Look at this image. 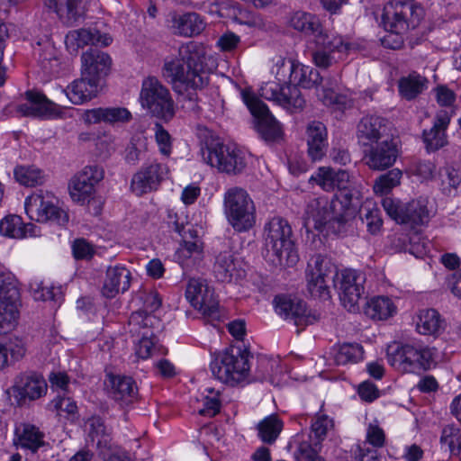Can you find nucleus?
I'll return each instance as SVG.
<instances>
[{
    "label": "nucleus",
    "mask_w": 461,
    "mask_h": 461,
    "mask_svg": "<svg viewBox=\"0 0 461 461\" xmlns=\"http://www.w3.org/2000/svg\"><path fill=\"white\" fill-rule=\"evenodd\" d=\"M323 103L337 110H346L353 106L352 99L347 95L338 94L331 88H324L322 95Z\"/></svg>",
    "instance_id": "obj_56"
},
{
    "label": "nucleus",
    "mask_w": 461,
    "mask_h": 461,
    "mask_svg": "<svg viewBox=\"0 0 461 461\" xmlns=\"http://www.w3.org/2000/svg\"><path fill=\"white\" fill-rule=\"evenodd\" d=\"M16 438L14 442L16 446L36 452L44 445V434L32 424H23L15 429Z\"/></svg>",
    "instance_id": "obj_37"
},
{
    "label": "nucleus",
    "mask_w": 461,
    "mask_h": 461,
    "mask_svg": "<svg viewBox=\"0 0 461 461\" xmlns=\"http://www.w3.org/2000/svg\"><path fill=\"white\" fill-rule=\"evenodd\" d=\"M25 354L23 345L8 342L6 344L0 343V369L7 366L12 361L22 358Z\"/></svg>",
    "instance_id": "obj_54"
},
{
    "label": "nucleus",
    "mask_w": 461,
    "mask_h": 461,
    "mask_svg": "<svg viewBox=\"0 0 461 461\" xmlns=\"http://www.w3.org/2000/svg\"><path fill=\"white\" fill-rule=\"evenodd\" d=\"M450 122V115L447 111L437 113L433 126L423 131V141L428 151H436L447 143L446 130Z\"/></svg>",
    "instance_id": "obj_33"
},
{
    "label": "nucleus",
    "mask_w": 461,
    "mask_h": 461,
    "mask_svg": "<svg viewBox=\"0 0 461 461\" xmlns=\"http://www.w3.org/2000/svg\"><path fill=\"white\" fill-rule=\"evenodd\" d=\"M140 100L142 107L152 116L165 122H168L175 116V104L170 92L155 77H149L143 80Z\"/></svg>",
    "instance_id": "obj_8"
},
{
    "label": "nucleus",
    "mask_w": 461,
    "mask_h": 461,
    "mask_svg": "<svg viewBox=\"0 0 461 461\" xmlns=\"http://www.w3.org/2000/svg\"><path fill=\"white\" fill-rule=\"evenodd\" d=\"M139 338L136 354L139 357L146 359L157 350L156 336H140Z\"/></svg>",
    "instance_id": "obj_61"
},
{
    "label": "nucleus",
    "mask_w": 461,
    "mask_h": 461,
    "mask_svg": "<svg viewBox=\"0 0 461 461\" xmlns=\"http://www.w3.org/2000/svg\"><path fill=\"white\" fill-rule=\"evenodd\" d=\"M113 41L112 37L107 33H101L95 28H82L69 32L66 36V45L68 49L77 51L79 48L86 45L96 47H106Z\"/></svg>",
    "instance_id": "obj_27"
},
{
    "label": "nucleus",
    "mask_w": 461,
    "mask_h": 461,
    "mask_svg": "<svg viewBox=\"0 0 461 461\" xmlns=\"http://www.w3.org/2000/svg\"><path fill=\"white\" fill-rule=\"evenodd\" d=\"M310 182L316 183L324 191H332V181H331V168L330 167H320L315 175H312L309 180Z\"/></svg>",
    "instance_id": "obj_62"
},
{
    "label": "nucleus",
    "mask_w": 461,
    "mask_h": 461,
    "mask_svg": "<svg viewBox=\"0 0 461 461\" xmlns=\"http://www.w3.org/2000/svg\"><path fill=\"white\" fill-rule=\"evenodd\" d=\"M82 76L88 77L97 82L108 75L111 66V57L97 49H89L81 56Z\"/></svg>",
    "instance_id": "obj_26"
},
{
    "label": "nucleus",
    "mask_w": 461,
    "mask_h": 461,
    "mask_svg": "<svg viewBox=\"0 0 461 461\" xmlns=\"http://www.w3.org/2000/svg\"><path fill=\"white\" fill-rule=\"evenodd\" d=\"M166 173L167 167L160 163L144 167L133 175L131 189L139 196L152 192L158 188Z\"/></svg>",
    "instance_id": "obj_25"
},
{
    "label": "nucleus",
    "mask_w": 461,
    "mask_h": 461,
    "mask_svg": "<svg viewBox=\"0 0 461 461\" xmlns=\"http://www.w3.org/2000/svg\"><path fill=\"white\" fill-rule=\"evenodd\" d=\"M334 428V421L326 414H317L311 425L312 432L316 441L313 443L316 447L321 445L325 439L330 430Z\"/></svg>",
    "instance_id": "obj_51"
},
{
    "label": "nucleus",
    "mask_w": 461,
    "mask_h": 461,
    "mask_svg": "<svg viewBox=\"0 0 461 461\" xmlns=\"http://www.w3.org/2000/svg\"><path fill=\"white\" fill-rule=\"evenodd\" d=\"M14 174L16 181L25 186L40 185L45 181L43 172L34 166H18Z\"/></svg>",
    "instance_id": "obj_45"
},
{
    "label": "nucleus",
    "mask_w": 461,
    "mask_h": 461,
    "mask_svg": "<svg viewBox=\"0 0 461 461\" xmlns=\"http://www.w3.org/2000/svg\"><path fill=\"white\" fill-rule=\"evenodd\" d=\"M203 161L220 172L229 175L240 174L247 166L244 153L211 137L201 149Z\"/></svg>",
    "instance_id": "obj_6"
},
{
    "label": "nucleus",
    "mask_w": 461,
    "mask_h": 461,
    "mask_svg": "<svg viewBox=\"0 0 461 461\" xmlns=\"http://www.w3.org/2000/svg\"><path fill=\"white\" fill-rule=\"evenodd\" d=\"M320 449L321 445L316 447L307 441H303L300 443L298 449L295 452V458L297 461H324L318 454Z\"/></svg>",
    "instance_id": "obj_59"
},
{
    "label": "nucleus",
    "mask_w": 461,
    "mask_h": 461,
    "mask_svg": "<svg viewBox=\"0 0 461 461\" xmlns=\"http://www.w3.org/2000/svg\"><path fill=\"white\" fill-rule=\"evenodd\" d=\"M265 257L276 266L291 267L298 261L293 230L287 220L272 218L264 228Z\"/></svg>",
    "instance_id": "obj_3"
},
{
    "label": "nucleus",
    "mask_w": 461,
    "mask_h": 461,
    "mask_svg": "<svg viewBox=\"0 0 461 461\" xmlns=\"http://www.w3.org/2000/svg\"><path fill=\"white\" fill-rule=\"evenodd\" d=\"M131 285V272L124 267H109L102 288L106 298H114L119 293L127 291Z\"/></svg>",
    "instance_id": "obj_32"
},
{
    "label": "nucleus",
    "mask_w": 461,
    "mask_h": 461,
    "mask_svg": "<svg viewBox=\"0 0 461 461\" xmlns=\"http://www.w3.org/2000/svg\"><path fill=\"white\" fill-rule=\"evenodd\" d=\"M131 120V113L124 107H107L106 123L128 122Z\"/></svg>",
    "instance_id": "obj_63"
},
{
    "label": "nucleus",
    "mask_w": 461,
    "mask_h": 461,
    "mask_svg": "<svg viewBox=\"0 0 461 461\" xmlns=\"http://www.w3.org/2000/svg\"><path fill=\"white\" fill-rule=\"evenodd\" d=\"M261 95L275 101L291 113L302 111L305 105V100L295 83L280 86L276 82H268L261 87Z\"/></svg>",
    "instance_id": "obj_20"
},
{
    "label": "nucleus",
    "mask_w": 461,
    "mask_h": 461,
    "mask_svg": "<svg viewBox=\"0 0 461 461\" xmlns=\"http://www.w3.org/2000/svg\"><path fill=\"white\" fill-rule=\"evenodd\" d=\"M365 273L354 269H345L338 276L334 287L339 291V300L349 312L358 310V302L364 294Z\"/></svg>",
    "instance_id": "obj_17"
},
{
    "label": "nucleus",
    "mask_w": 461,
    "mask_h": 461,
    "mask_svg": "<svg viewBox=\"0 0 461 461\" xmlns=\"http://www.w3.org/2000/svg\"><path fill=\"white\" fill-rule=\"evenodd\" d=\"M276 312L285 320H290L295 326L305 327L320 320V314L307 310L306 304L288 295H276L274 299Z\"/></svg>",
    "instance_id": "obj_21"
},
{
    "label": "nucleus",
    "mask_w": 461,
    "mask_h": 461,
    "mask_svg": "<svg viewBox=\"0 0 461 461\" xmlns=\"http://www.w3.org/2000/svg\"><path fill=\"white\" fill-rule=\"evenodd\" d=\"M48 384L44 377L33 371L19 374L14 384L6 390V393L14 399L17 406H23L27 401H36L47 393Z\"/></svg>",
    "instance_id": "obj_16"
},
{
    "label": "nucleus",
    "mask_w": 461,
    "mask_h": 461,
    "mask_svg": "<svg viewBox=\"0 0 461 461\" xmlns=\"http://www.w3.org/2000/svg\"><path fill=\"white\" fill-rule=\"evenodd\" d=\"M364 357V348L357 343H344L339 347L335 355V361L338 365L357 363Z\"/></svg>",
    "instance_id": "obj_46"
},
{
    "label": "nucleus",
    "mask_w": 461,
    "mask_h": 461,
    "mask_svg": "<svg viewBox=\"0 0 461 461\" xmlns=\"http://www.w3.org/2000/svg\"><path fill=\"white\" fill-rule=\"evenodd\" d=\"M417 330L422 335H437L443 330V321L434 309L420 312Z\"/></svg>",
    "instance_id": "obj_43"
},
{
    "label": "nucleus",
    "mask_w": 461,
    "mask_h": 461,
    "mask_svg": "<svg viewBox=\"0 0 461 461\" xmlns=\"http://www.w3.org/2000/svg\"><path fill=\"white\" fill-rule=\"evenodd\" d=\"M428 204V199L420 197L402 206L401 223L412 228L428 223L430 218Z\"/></svg>",
    "instance_id": "obj_34"
},
{
    "label": "nucleus",
    "mask_w": 461,
    "mask_h": 461,
    "mask_svg": "<svg viewBox=\"0 0 461 461\" xmlns=\"http://www.w3.org/2000/svg\"><path fill=\"white\" fill-rule=\"evenodd\" d=\"M178 259H182L183 268L190 267L189 261L192 260L194 264L199 262L203 258L202 243L197 241H184V244L177 251Z\"/></svg>",
    "instance_id": "obj_48"
},
{
    "label": "nucleus",
    "mask_w": 461,
    "mask_h": 461,
    "mask_svg": "<svg viewBox=\"0 0 461 461\" xmlns=\"http://www.w3.org/2000/svg\"><path fill=\"white\" fill-rule=\"evenodd\" d=\"M436 166L430 160H417L412 164V172L422 179H430L435 172Z\"/></svg>",
    "instance_id": "obj_64"
},
{
    "label": "nucleus",
    "mask_w": 461,
    "mask_h": 461,
    "mask_svg": "<svg viewBox=\"0 0 461 461\" xmlns=\"http://www.w3.org/2000/svg\"><path fill=\"white\" fill-rule=\"evenodd\" d=\"M154 137L158 146L159 152L168 158L173 149L172 137L159 122L155 123Z\"/></svg>",
    "instance_id": "obj_57"
},
{
    "label": "nucleus",
    "mask_w": 461,
    "mask_h": 461,
    "mask_svg": "<svg viewBox=\"0 0 461 461\" xmlns=\"http://www.w3.org/2000/svg\"><path fill=\"white\" fill-rule=\"evenodd\" d=\"M53 197L41 190L28 196L24 203L25 212L29 218L39 222L51 221L65 225L68 221L66 211L55 205Z\"/></svg>",
    "instance_id": "obj_13"
},
{
    "label": "nucleus",
    "mask_w": 461,
    "mask_h": 461,
    "mask_svg": "<svg viewBox=\"0 0 461 461\" xmlns=\"http://www.w3.org/2000/svg\"><path fill=\"white\" fill-rule=\"evenodd\" d=\"M185 297L204 316L219 319V301L204 279L191 278L186 286Z\"/></svg>",
    "instance_id": "obj_18"
},
{
    "label": "nucleus",
    "mask_w": 461,
    "mask_h": 461,
    "mask_svg": "<svg viewBox=\"0 0 461 461\" xmlns=\"http://www.w3.org/2000/svg\"><path fill=\"white\" fill-rule=\"evenodd\" d=\"M398 156V146L393 137L364 149V159L372 170L382 171L391 167Z\"/></svg>",
    "instance_id": "obj_23"
},
{
    "label": "nucleus",
    "mask_w": 461,
    "mask_h": 461,
    "mask_svg": "<svg viewBox=\"0 0 461 461\" xmlns=\"http://www.w3.org/2000/svg\"><path fill=\"white\" fill-rule=\"evenodd\" d=\"M27 226L18 215H8L0 221V233L4 236L21 239L26 235Z\"/></svg>",
    "instance_id": "obj_47"
},
{
    "label": "nucleus",
    "mask_w": 461,
    "mask_h": 461,
    "mask_svg": "<svg viewBox=\"0 0 461 461\" xmlns=\"http://www.w3.org/2000/svg\"><path fill=\"white\" fill-rule=\"evenodd\" d=\"M337 266L327 256L317 255L308 263L306 280L308 291L312 297L329 299L330 284L335 285L338 278Z\"/></svg>",
    "instance_id": "obj_10"
},
{
    "label": "nucleus",
    "mask_w": 461,
    "mask_h": 461,
    "mask_svg": "<svg viewBox=\"0 0 461 461\" xmlns=\"http://www.w3.org/2000/svg\"><path fill=\"white\" fill-rule=\"evenodd\" d=\"M250 353L247 349L231 347L216 355L211 362L212 375L219 381L234 386L244 381L249 372V358Z\"/></svg>",
    "instance_id": "obj_4"
},
{
    "label": "nucleus",
    "mask_w": 461,
    "mask_h": 461,
    "mask_svg": "<svg viewBox=\"0 0 461 461\" xmlns=\"http://www.w3.org/2000/svg\"><path fill=\"white\" fill-rule=\"evenodd\" d=\"M389 364L404 373H420L430 368L433 354L429 348L394 342L387 348Z\"/></svg>",
    "instance_id": "obj_7"
},
{
    "label": "nucleus",
    "mask_w": 461,
    "mask_h": 461,
    "mask_svg": "<svg viewBox=\"0 0 461 461\" xmlns=\"http://www.w3.org/2000/svg\"><path fill=\"white\" fill-rule=\"evenodd\" d=\"M213 274L216 279L222 283H230L238 274L236 259L230 250L220 252L213 264Z\"/></svg>",
    "instance_id": "obj_38"
},
{
    "label": "nucleus",
    "mask_w": 461,
    "mask_h": 461,
    "mask_svg": "<svg viewBox=\"0 0 461 461\" xmlns=\"http://www.w3.org/2000/svg\"><path fill=\"white\" fill-rule=\"evenodd\" d=\"M402 173L400 169L394 168L386 174L381 175L375 182L374 190L381 194H388L393 187L400 185Z\"/></svg>",
    "instance_id": "obj_49"
},
{
    "label": "nucleus",
    "mask_w": 461,
    "mask_h": 461,
    "mask_svg": "<svg viewBox=\"0 0 461 461\" xmlns=\"http://www.w3.org/2000/svg\"><path fill=\"white\" fill-rule=\"evenodd\" d=\"M443 191L448 194L456 192L461 185V168L446 166L440 170Z\"/></svg>",
    "instance_id": "obj_52"
},
{
    "label": "nucleus",
    "mask_w": 461,
    "mask_h": 461,
    "mask_svg": "<svg viewBox=\"0 0 461 461\" xmlns=\"http://www.w3.org/2000/svg\"><path fill=\"white\" fill-rule=\"evenodd\" d=\"M304 227L314 228L321 230L327 227L336 234L344 232L340 221H337V215L331 201L327 197H318L311 200L306 207L304 217Z\"/></svg>",
    "instance_id": "obj_15"
},
{
    "label": "nucleus",
    "mask_w": 461,
    "mask_h": 461,
    "mask_svg": "<svg viewBox=\"0 0 461 461\" xmlns=\"http://www.w3.org/2000/svg\"><path fill=\"white\" fill-rule=\"evenodd\" d=\"M308 155L313 160H320L326 154L328 149L327 128L319 121L311 122L307 125Z\"/></svg>",
    "instance_id": "obj_30"
},
{
    "label": "nucleus",
    "mask_w": 461,
    "mask_h": 461,
    "mask_svg": "<svg viewBox=\"0 0 461 461\" xmlns=\"http://www.w3.org/2000/svg\"><path fill=\"white\" fill-rule=\"evenodd\" d=\"M49 409L52 411H57L59 414L61 412L75 414L77 411V406L76 402L70 397L59 395L50 402Z\"/></svg>",
    "instance_id": "obj_60"
},
{
    "label": "nucleus",
    "mask_w": 461,
    "mask_h": 461,
    "mask_svg": "<svg viewBox=\"0 0 461 461\" xmlns=\"http://www.w3.org/2000/svg\"><path fill=\"white\" fill-rule=\"evenodd\" d=\"M207 59L203 45L190 41L179 48L177 57L166 59L163 66L164 77L182 96V108L194 114L201 111L196 91L209 82L212 69L208 68Z\"/></svg>",
    "instance_id": "obj_1"
},
{
    "label": "nucleus",
    "mask_w": 461,
    "mask_h": 461,
    "mask_svg": "<svg viewBox=\"0 0 461 461\" xmlns=\"http://www.w3.org/2000/svg\"><path fill=\"white\" fill-rule=\"evenodd\" d=\"M289 24L304 35L313 36L317 46H322L330 50H339L343 46L342 37L325 33L320 19L315 14L303 11L294 12L290 15Z\"/></svg>",
    "instance_id": "obj_12"
},
{
    "label": "nucleus",
    "mask_w": 461,
    "mask_h": 461,
    "mask_svg": "<svg viewBox=\"0 0 461 461\" xmlns=\"http://www.w3.org/2000/svg\"><path fill=\"white\" fill-rule=\"evenodd\" d=\"M206 391L211 394L207 395L203 399V407L199 410V414L203 416L213 417L219 411L221 408V402L218 398L219 392H214L212 388H207Z\"/></svg>",
    "instance_id": "obj_58"
},
{
    "label": "nucleus",
    "mask_w": 461,
    "mask_h": 461,
    "mask_svg": "<svg viewBox=\"0 0 461 461\" xmlns=\"http://www.w3.org/2000/svg\"><path fill=\"white\" fill-rule=\"evenodd\" d=\"M25 104L5 106L2 111L3 116L50 118L59 113L61 104L50 101L42 93L29 90L25 92Z\"/></svg>",
    "instance_id": "obj_14"
},
{
    "label": "nucleus",
    "mask_w": 461,
    "mask_h": 461,
    "mask_svg": "<svg viewBox=\"0 0 461 461\" xmlns=\"http://www.w3.org/2000/svg\"><path fill=\"white\" fill-rule=\"evenodd\" d=\"M147 151V142L145 139L138 137L131 139L125 149L124 158L127 163L136 165L143 158Z\"/></svg>",
    "instance_id": "obj_55"
},
{
    "label": "nucleus",
    "mask_w": 461,
    "mask_h": 461,
    "mask_svg": "<svg viewBox=\"0 0 461 461\" xmlns=\"http://www.w3.org/2000/svg\"><path fill=\"white\" fill-rule=\"evenodd\" d=\"M360 214L368 231L372 234L377 233L383 224L380 209L375 205L370 207V204H365L360 208Z\"/></svg>",
    "instance_id": "obj_50"
},
{
    "label": "nucleus",
    "mask_w": 461,
    "mask_h": 461,
    "mask_svg": "<svg viewBox=\"0 0 461 461\" xmlns=\"http://www.w3.org/2000/svg\"><path fill=\"white\" fill-rule=\"evenodd\" d=\"M241 97L254 118L256 131L261 139L269 143L279 141L283 137L282 127L267 104L249 89H243Z\"/></svg>",
    "instance_id": "obj_9"
},
{
    "label": "nucleus",
    "mask_w": 461,
    "mask_h": 461,
    "mask_svg": "<svg viewBox=\"0 0 461 461\" xmlns=\"http://www.w3.org/2000/svg\"><path fill=\"white\" fill-rule=\"evenodd\" d=\"M428 80L418 73H411L399 80V92L406 100H412L427 88Z\"/></svg>",
    "instance_id": "obj_42"
},
{
    "label": "nucleus",
    "mask_w": 461,
    "mask_h": 461,
    "mask_svg": "<svg viewBox=\"0 0 461 461\" xmlns=\"http://www.w3.org/2000/svg\"><path fill=\"white\" fill-rule=\"evenodd\" d=\"M281 68L290 72L289 80L303 88H312L322 80L319 71L312 67L295 64L292 60H281Z\"/></svg>",
    "instance_id": "obj_31"
},
{
    "label": "nucleus",
    "mask_w": 461,
    "mask_h": 461,
    "mask_svg": "<svg viewBox=\"0 0 461 461\" xmlns=\"http://www.w3.org/2000/svg\"><path fill=\"white\" fill-rule=\"evenodd\" d=\"M110 396L122 406L133 403L138 399V387L131 376L110 375Z\"/></svg>",
    "instance_id": "obj_29"
},
{
    "label": "nucleus",
    "mask_w": 461,
    "mask_h": 461,
    "mask_svg": "<svg viewBox=\"0 0 461 461\" xmlns=\"http://www.w3.org/2000/svg\"><path fill=\"white\" fill-rule=\"evenodd\" d=\"M86 424L89 426L88 436L92 441L97 439L99 448L107 447L111 441V429L105 426L104 420L99 416H92Z\"/></svg>",
    "instance_id": "obj_44"
},
{
    "label": "nucleus",
    "mask_w": 461,
    "mask_h": 461,
    "mask_svg": "<svg viewBox=\"0 0 461 461\" xmlns=\"http://www.w3.org/2000/svg\"><path fill=\"white\" fill-rule=\"evenodd\" d=\"M284 427L282 420L276 414H271L257 425L258 436L260 440L268 445L276 442Z\"/></svg>",
    "instance_id": "obj_40"
},
{
    "label": "nucleus",
    "mask_w": 461,
    "mask_h": 461,
    "mask_svg": "<svg viewBox=\"0 0 461 461\" xmlns=\"http://www.w3.org/2000/svg\"><path fill=\"white\" fill-rule=\"evenodd\" d=\"M174 26L180 35L192 37L200 34L205 28V23L196 13H186L175 16Z\"/></svg>",
    "instance_id": "obj_39"
},
{
    "label": "nucleus",
    "mask_w": 461,
    "mask_h": 461,
    "mask_svg": "<svg viewBox=\"0 0 461 461\" xmlns=\"http://www.w3.org/2000/svg\"><path fill=\"white\" fill-rule=\"evenodd\" d=\"M440 443L447 444L452 454L459 455L461 453V429L454 424L444 427L441 432Z\"/></svg>",
    "instance_id": "obj_53"
},
{
    "label": "nucleus",
    "mask_w": 461,
    "mask_h": 461,
    "mask_svg": "<svg viewBox=\"0 0 461 461\" xmlns=\"http://www.w3.org/2000/svg\"><path fill=\"white\" fill-rule=\"evenodd\" d=\"M395 312V306L391 299L377 296L368 301L365 306V314L372 320L382 321L391 317Z\"/></svg>",
    "instance_id": "obj_41"
},
{
    "label": "nucleus",
    "mask_w": 461,
    "mask_h": 461,
    "mask_svg": "<svg viewBox=\"0 0 461 461\" xmlns=\"http://www.w3.org/2000/svg\"><path fill=\"white\" fill-rule=\"evenodd\" d=\"M224 212L228 222L238 232L252 229L256 223V207L248 192L231 187L224 194Z\"/></svg>",
    "instance_id": "obj_5"
},
{
    "label": "nucleus",
    "mask_w": 461,
    "mask_h": 461,
    "mask_svg": "<svg viewBox=\"0 0 461 461\" xmlns=\"http://www.w3.org/2000/svg\"><path fill=\"white\" fill-rule=\"evenodd\" d=\"M331 203L337 221H340V224L346 230V225L356 217L357 212H360L358 193L349 189L344 190L336 194Z\"/></svg>",
    "instance_id": "obj_28"
},
{
    "label": "nucleus",
    "mask_w": 461,
    "mask_h": 461,
    "mask_svg": "<svg viewBox=\"0 0 461 461\" xmlns=\"http://www.w3.org/2000/svg\"><path fill=\"white\" fill-rule=\"evenodd\" d=\"M45 6L67 23L76 22L82 14V0H43Z\"/></svg>",
    "instance_id": "obj_36"
},
{
    "label": "nucleus",
    "mask_w": 461,
    "mask_h": 461,
    "mask_svg": "<svg viewBox=\"0 0 461 461\" xmlns=\"http://www.w3.org/2000/svg\"><path fill=\"white\" fill-rule=\"evenodd\" d=\"M18 281L11 273L0 274V334L11 330L19 315Z\"/></svg>",
    "instance_id": "obj_11"
},
{
    "label": "nucleus",
    "mask_w": 461,
    "mask_h": 461,
    "mask_svg": "<svg viewBox=\"0 0 461 461\" xmlns=\"http://www.w3.org/2000/svg\"><path fill=\"white\" fill-rule=\"evenodd\" d=\"M391 137L389 122L381 116L366 115L357 125V142L364 149Z\"/></svg>",
    "instance_id": "obj_22"
},
{
    "label": "nucleus",
    "mask_w": 461,
    "mask_h": 461,
    "mask_svg": "<svg viewBox=\"0 0 461 461\" xmlns=\"http://www.w3.org/2000/svg\"><path fill=\"white\" fill-rule=\"evenodd\" d=\"M104 170L99 165L86 166L76 174L68 185L69 194L74 202L84 203L95 193V186L104 179Z\"/></svg>",
    "instance_id": "obj_19"
},
{
    "label": "nucleus",
    "mask_w": 461,
    "mask_h": 461,
    "mask_svg": "<svg viewBox=\"0 0 461 461\" xmlns=\"http://www.w3.org/2000/svg\"><path fill=\"white\" fill-rule=\"evenodd\" d=\"M98 86L99 82L82 76L81 78L74 80L66 89L60 88L57 101L63 107H67L66 99H68L71 104H81L96 96Z\"/></svg>",
    "instance_id": "obj_24"
},
{
    "label": "nucleus",
    "mask_w": 461,
    "mask_h": 461,
    "mask_svg": "<svg viewBox=\"0 0 461 461\" xmlns=\"http://www.w3.org/2000/svg\"><path fill=\"white\" fill-rule=\"evenodd\" d=\"M424 17V9L414 0H393L384 9L383 23L390 33L384 37L382 44L398 50L403 44L402 35L416 29Z\"/></svg>",
    "instance_id": "obj_2"
},
{
    "label": "nucleus",
    "mask_w": 461,
    "mask_h": 461,
    "mask_svg": "<svg viewBox=\"0 0 461 461\" xmlns=\"http://www.w3.org/2000/svg\"><path fill=\"white\" fill-rule=\"evenodd\" d=\"M160 320L145 311H137L131 314L128 321L129 332L133 337L154 336L155 330L158 329Z\"/></svg>",
    "instance_id": "obj_35"
}]
</instances>
